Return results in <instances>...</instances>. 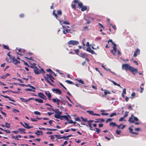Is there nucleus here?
<instances>
[{"instance_id": "obj_1", "label": "nucleus", "mask_w": 146, "mask_h": 146, "mask_svg": "<svg viewBox=\"0 0 146 146\" xmlns=\"http://www.w3.org/2000/svg\"><path fill=\"white\" fill-rule=\"evenodd\" d=\"M133 67L128 64H123L122 65V68L127 71L129 70L130 71Z\"/></svg>"}, {"instance_id": "obj_2", "label": "nucleus", "mask_w": 146, "mask_h": 146, "mask_svg": "<svg viewBox=\"0 0 146 146\" xmlns=\"http://www.w3.org/2000/svg\"><path fill=\"white\" fill-rule=\"evenodd\" d=\"M44 76L46 80L50 85L52 86H54L53 84L49 80V79L51 78H52V76L51 74H46V76L44 75Z\"/></svg>"}, {"instance_id": "obj_3", "label": "nucleus", "mask_w": 146, "mask_h": 146, "mask_svg": "<svg viewBox=\"0 0 146 146\" xmlns=\"http://www.w3.org/2000/svg\"><path fill=\"white\" fill-rule=\"evenodd\" d=\"M78 5L79 7L81 8V10L82 11H84L87 9V7L85 5L83 6V4L82 3H78Z\"/></svg>"}, {"instance_id": "obj_4", "label": "nucleus", "mask_w": 146, "mask_h": 146, "mask_svg": "<svg viewBox=\"0 0 146 146\" xmlns=\"http://www.w3.org/2000/svg\"><path fill=\"white\" fill-rule=\"evenodd\" d=\"M79 43V42L78 41L74 40H70L68 42V44L73 45H77Z\"/></svg>"}, {"instance_id": "obj_5", "label": "nucleus", "mask_w": 146, "mask_h": 146, "mask_svg": "<svg viewBox=\"0 0 146 146\" xmlns=\"http://www.w3.org/2000/svg\"><path fill=\"white\" fill-rule=\"evenodd\" d=\"M68 117H69L70 118H71V117L70 116L68 115V116L66 115H62L59 118L61 120H63L64 119H65L67 121H69V118Z\"/></svg>"}, {"instance_id": "obj_6", "label": "nucleus", "mask_w": 146, "mask_h": 146, "mask_svg": "<svg viewBox=\"0 0 146 146\" xmlns=\"http://www.w3.org/2000/svg\"><path fill=\"white\" fill-rule=\"evenodd\" d=\"M10 60H12V62L15 65H16L18 63H20L19 60H17L14 57H12Z\"/></svg>"}, {"instance_id": "obj_7", "label": "nucleus", "mask_w": 146, "mask_h": 146, "mask_svg": "<svg viewBox=\"0 0 146 146\" xmlns=\"http://www.w3.org/2000/svg\"><path fill=\"white\" fill-rule=\"evenodd\" d=\"M33 71L35 73L37 74H40L41 72L39 69L35 66H34V69Z\"/></svg>"}, {"instance_id": "obj_8", "label": "nucleus", "mask_w": 146, "mask_h": 146, "mask_svg": "<svg viewBox=\"0 0 146 146\" xmlns=\"http://www.w3.org/2000/svg\"><path fill=\"white\" fill-rule=\"evenodd\" d=\"M38 95L40 98H42L46 100L47 99L46 97L42 93H38Z\"/></svg>"}, {"instance_id": "obj_9", "label": "nucleus", "mask_w": 146, "mask_h": 146, "mask_svg": "<svg viewBox=\"0 0 146 146\" xmlns=\"http://www.w3.org/2000/svg\"><path fill=\"white\" fill-rule=\"evenodd\" d=\"M52 90L53 92H55L56 94H58L59 95H60L62 93L61 90L58 88H53L52 89Z\"/></svg>"}, {"instance_id": "obj_10", "label": "nucleus", "mask_w": 146, "mask_h": 146, "mask_svg": "<svg viewBox=\"0 0 146 146\" xmlns=\"http://www.w3.org/2000/svg\"><path fill=\"white\" fill-rule=\"evenodd\" d=\"M140 50L138 48H137L135 51L133 56L134 57H136L137 55L140 54Z\"/></svg>"}, {"instance_id": "obj_11", "label": "nucleus", "mask_w": 146, "mask_h": 146, "mask_svg": "<svg viewBox=\"0 0 146 146\" xmlns=\"http://www.w3.org/2000/svg\"><path fill=\"white\" fill-rule=\"evenodd\" d=\"M138 71V70L137 69L133 67V69H131V70L130 71L135 76V72L137 73Z\"/></svg>"}, {"instance_id": "obj_12", "label": "nucleus", "mask_w": 146, "mask_h": 146, "mask_svg": "<svg viewBox=\"0 0 146 146\" xmlns=\"http://www.w3.org/2000/svg\"><path fill=\"white\" fill-rule=\"evenodd\" d=\"M45 94L48 96L49 100H50L51 97V95L50 92L48 91H46L45 92Z\"/></svg>"}, {"instance_id": "obj_13", "label": "nucleus", "mask_w": 146, "mask_h": 146, "mask_svg": "<svg viewBox=\"0 0 146 146\" xmlns=\"http://www.w3.org/2000/svg\"><path fill=\"white\" fill-rule=\"evenodd\" d=\"M79 56L82 58H85L86 57H87L88 55L87 54L84 53H80L79 55Z\"/></svg>"}, {"instance_id": "obj_14", "label": "nucleus", "mask_w": 146, "mask_h": 146, "mask_svg": "<svg viewBox=\"0 0 146 146\" xmlns=\"http://www.w3.org/2000/svg\"><path fill=\"white\" fill-rule=\"evenodd\" d=\"M86 51L91 53L92 54H95L94 51L93 50H92L91 48L89 47L87 48Z\"/></svg>"}, {"instance_id": "obj_15", "label": "nucleus", "mask_w": 146, "mask_h": 146, "mask_svg": "<svg viewBox=\"0 0 146 146\" xmlns=\"http://www.w3.org/2000/svg\"><path fill=\"white\" fill-rule=\"evenodd\" d=\"M38 129H40L41 130H50L51 131H56L57 130L56 129H50V128H46L45 129L44 128H41L40 127H38Z\"/></svg>"}, {"instance_id": "obj_16", "label": "nucleus", "mask_w": 146, "mask_h": 146, "mask_svg": "<svg viewBox=\"0 0 146 146\" xmlns=\"http://www.w3.org/2000/svg\"><path fill=\"white\" fill-rule=\"evenodd\" d=\"M62 114V112L59 111L58 114H55L54 117L55 118L57 119H59L60 117L62 116L61 115Z\"/></svg>"}, {"instance_id": "obj_17", "label": "nucleus", "mask_w": 146, "mask_h": 146, "mask_svg": "<svg viewBox=\"0 0 146 146\" xmlns=\"http://www.w3.org/2000/svg\"><path fill=\"white\" fill-rule=\"evenodd\" d=\"M24 125H23V127L25 128H26L27 129H29L31 128H33V126H29V124L27 123H26L25 122H24Z\"/></svg>"}, {"instance_id": "obj_18", "label": "nucleus", "mask_w": 146, "mask_h": 146, "mask_svg": "<svg viewBox=\"0 0 146 146\" xmlns=\"http://www.w3.org/2000/svg\"><path fill=\"white\" fill-rule=\"evenodd\" d=\"M1 96L3 97L6 98H8L10 101H12L13 102H15V100L11 99L10 97H9L7 96H4V95L0 94V97H1Z\"/></svg>"}, {"instance_id": "obj_19", "label": "nucleus", "mask_w": 146, "mask_h": 146, "mask_svg": "<svg viewBox=\"0 0 146 146\" xmlns=\"http://www.w3.org/2000/svg\"><path fill=\"white\" fill-rule=\"evenodd\" d=\"M133 114H132L131 117H129V121L130 123H135V121L134 120H133Z\"/></svg>"}, {"instance_id": "obj_20", "label": "nucleus", "mask_w": 146, "mask_h": 146, "mask_svg": "<svg viewBox=\"0 0 146 146\" xmlns=\"http://www.w3.org/2000/svg\"><path fill=\"white\" fill-rule=\"evenodd\" d=\"M55 10L53 11V15L54 16V17H56V19L60 21V23H61V21L60 19H58L59 17L55 13Z\"/></svg>"}, {"instance_id": "obj_21", "label": "nucleus", "mask_w": 146, "mask_h": 146, "mask_svg": "<svg viewBox=\"0 0 146 146\" xmlns=\"http://www.w3.org/2000/svg\"><path fill=\"white\" fill-rule=\"evenodd\" d=\"M63 33L64 34H66L67 33H72V32H70V30L69 29H66L65 30H63Z\"/></svg>"}, {"instance_id": "obj_22", "label": "nucleus", "mask_w": 146, "mask_h": 146, "mask_svg": "<svg viewBox=\"0 0 146 146\" xmlns=\"http://www.w3.org/2000/svg\"><path fill=\"white\" fill-rule=\"evenodd\" d=\"M129 132L132 134L137 135L138 134L137 133L133 132V129L131 127H129Z\"/></svg>"}, {"instance_id": "obj_23", "label": "nucleus", "mask_w": 146, "mask_h": 146, "mask_svg": "<svg viewBox=\"0 0 146 146\" xmlns=\"http://www.w3.org/2000/svg\"><path fill=\"white\" fill-rule=\"evenodd\" d=\"M42 133L43 132L42 131L38 130L35 133V134L36 135L38 136L40 135H42Z\"/></svg>"}, {"instance_id": "obj_24", "label": "nucleus", "mask_w": 146, "mask_h": 146, "mask_svg": "<svg viewBox=\"0 0 146 146\" xmlns=\"http://www.w3.org/2000/svg\"><path fill=\"white\" fill-rule=\"evenodd\" d=\"M52 101L54 103H56V104L59 105V101L57 98H54L52 99Z\"/></svg>"}, {"instance_id": "obj_25", "label": "nucleus", "mask_w": 146, "mask_h": 146, "mask_svg": "<svg viewBox=\"0 0 146 146\" xmlns=\"http://www.w3.org/2000/svg\"><path fill=\"white\" fill-rule=\"evenodd\" d=\"M104 121V120L103 119H96V121H95V123L103 122Z\"/></svg>"}, {"instance_id": "obj_26", "label": "nucleus", "mask_w": 146, "mask_h": 146, "mask_svg": "<svg viewBox=\"0 0 146 146\" xmlns=\"http://www.w3.org/2000/svg\"><path fill=\"white\" fill-rule=\"evenodd\" d=\"M25 129L22 128H19L18 129V131H20L21 133H23L25 134L26 133V132H25Z\"/></svg>"}, {"instance_id": "obj_27", "label": "nucleus", "mask_w": 146, "mask_h": 146, "mask_svg": "<svg viewBox=\"0 0 146 146\" xmlns=\"http://www.w3.org/2000/svg\"><path fill=\"white\" fill-rule=\"evenodd\" d=\"M104 95H103V97H104L107 94H110V92L108 91L107 90H104Z\"/></svg>"}, {"instance_id": "obj_28", "label": "nucleus", "mask_w": 146, "mask_h": 146, "mask_svg": "<svg viewBox=\"0 0 146 146\" xmlns=\"http://www.w3.org/2000/svg\"><path fill=\"white\" fill-rule=\"evenodd\" d=\"M112 44H113V48L114 51L115 52V53H116V51H117L116 44L114 43H113Z\"/></svg>"}, {"instance_id": "obj_29", "label": "nucleus", "mask_w": 146, "mask_h": 146, "mask_svg": "<svg viewBox=\"0 0 146 146\" xmlns=\"http://www.w3.org/2000/svg\"><path fill=\"white\" fill-rule=\"evenodd\" d=\"M51 110L54 111L56 113V114H58L60 111L58 109H56L54 110L53 109L51 108Z\"/></svg>"}, {"instance_id": "obj_30", "label": "nucleus", "mask_w": 146, "mask_h": 146, "mask_svg": "<svg viewBox=\"0 0 146 146\" xmlns=\"http://www.w3.org/2000/svg\"><path fill=\"white\" fill-rule=\"evenodd\" d=\"M35 100L36 101H37L39 103H43V100L41 99H40L35 98Z\"/></svg>"}, {"instance_id": "obj_31", "label": "nucleus", "mask_w": 146, "mask_h": 146, "mask_svg": "<svg viewBox=\"0 0 146 146\" xmlns=\"http://www.w3.org/2000/svg\"><path fill=\"white\" fill-rule=\"evenodd\" d=\"M75 80H77V81H78V82H79L80 83L82 84H84V82L83 81L82 79H80V80H78V79L77 78H76Z\"/></svg>"}, {"instance_id": "obj_32", "label": "nucleus", "mask_w": 146, "mask_h": 146, "mask_svg": "<svg viewBox=\"0 0 146 146\" xmlns=\"http://www.w3.org/2000/svg\"><path fill=\"white\" fill-rule=\"evenodd\" d=\"M86 112L90 114L93 115H94V114H95V113H94V111H93L87 110Z\"/></svg>"}, {"instance_id": "obj_33", "label": "nucleus", "mask_w": 146, "mask_h": 146, "mask_svg": "<svg viewBox=\"0 0 146 146\" xmlns=\"http://www.w3.org/2000/svg\"><path fill=\"white\" fill-rule=\"evenodd\" d=\"M10 75L9 73H7L6 75L1 76V78L3 79H5L8 76H10Z\"/></svg>"}, {"instance_id": "obj_34", "label": "nucleus", "mask_w": 146, "mask_h": 146, "mask_svg": "<svg viewBox=\"0 0 146 146\" xmlns=\"http://www.w3.org/2000/svg\"><path fill=\"white\" fill-rule=\"evenodd\" d=\"M5 127L7 128H9L10 127V123H8L7 122H5Z\"/></svg>"}, {"instance_id": "obj_35", "label": "nucleus", "mask_w": 146, "mask_h": 146, "mask_svg": "<svg viewBox=\"0 0 146 146\" xmlns=\"http://www.w3.org/2000/svg\"><path fill=\"white\" fill-rule=\"evenodd\" d=\"M65 82H67L68 84H74V83L73 82L69 80H67L65 81Z\"/></svg>"}, {"instance_id": "obj_36", "label": "nucleus", "mask_w": 146, "mask_h": 146, "mask_svg": "<svg viewBox=\"0 0 146 146\" xmlns=\"http://www.w3.org/2000/svg\"><path fill=\"white\" fill-rule=\"evenodd\" d=\"M57 15H59L60 16H61L62 15V12L60 10H58L57 11Z\"/></svg>"}, {"instance_id": "obj_37", "label": "nucleus", "mask_w": 146, "mask_h": 146, "mask_svg": "<svg viewBox=\"0 0 146 146\" xmlns=\"http://www.w3.org/2000/svg\"><path fill=\"white\" fill-rule=\"evenodd\" d=\"M3 46L4 49L8 50H10L9 47L3 44Z\"/></svg>"}, {"instance_id": "obj_38", "label": "nucleus", "mask_w": 146, "mask_h": 146, "mask_svg": "<svg viewBox=\"0 0 146 146\" xmlns=\"http://www.w3.org/2000/svg\"><path fill=\"white\" fill-rule=\"evenodd\" d=\"M18 137H19L20 138H21V136L20 135H16L15 137V139L17 140H19V139Z\"/></svg>"}, {"instance_id": "obj_39", "label": "nucleus", "mask_w": 146, "mask_h": 146, "mask_svg": "<svg viewBox=\"0 0 146 146\" xmlns=\"http://www.w3.org/2000/svg\"><path fill=\"white\" fill-rule=\"evenodd\" d=\"M13 111L15 113H16L17 112L19 113L20 112L18 110L15 108H13Z\"/></svg>"}, {"instance_id": "obj_40", "label": "nucleus", "mask_w": 146, "mask_h": 146, "mask_svg": "<svg viewBox=\"0 0 146 146\" xmlns=\"http://www.w3.org/2000/svg\"><path fill=\"white\" fill-rule=\"evenodd\" d=\"M54 136L57 139H59L62 138V137H60V135H55Z\"/></svg>"}, {"instance_id": "obj_41", "label": "nucleus", "mask_w": 146, "mask_h": 146, "mask_svg": "<svg viewBox=\"0 0 146 146\" xmlns=\"http://www.w3.org/2000/svg\"><path fill=\"white\" fill-rule=\"evenodd\" d=\"M81 118L82 119V120L83 121L85 122H88V121L87 118H84V117H81Z\"/></svg>"}, {"instance_id": "obj_42", "label": "nucleus", "mask_w": 146, "mask_h": 146, "mask_svg": "<svg viewBox=\"0 0 146 146\" xmlns=\"http://www.w3.org/2000/svg\"><path fill=\"white\" fill-rule=\"evenodd\" d=\"M110 126L113 125V126H116L117 125V124H116V123H114L113 122H111L110 123Z\"/></svg>"}, {"instance_id": "obj_43", "label": "nucleus", "mask_w": 146, "mask_h": 146, "mask_svg": "<svg viewBox=\"0 0 146 146\" xmlns=\"http://www.w3.org/2000/svg\"><path fill=\"white\" fill-rule=\"evenodd\" d=\"M46 71H47V72H50V73H51L52 74V73H54V72H53L52 70L51 69H47L46 70Z\"/></svg>"}, {"instance_id": "obj_44", "label": "nucleus", "mask_w": 146, "mask_h": 146, "mask_svg": "<svg viewBox=\"0 0 146 146\" xmlns=\"http://www.w3.org/2000/svg\"><path fill=\"white\" fill-rule=\"evenodd\" d=\"M88 125L89 127H90V129L91 130H94L92 129V124L91 123H88Z\"/></svg>"}, {"instance_id": "obj_45", "label": "nucleus", "mask_w": 146, "mask_h": 146, "mask_svg": "<svg viewBox=\"0 0 146 146\" xmlns=\"http://www.w3.org/2000/svg\"><path fill=\"white\" fill-rule=\"evenodd\" d=\"M20 99L21 100V101L23 102H24L25 103L27 102V101H26L27 100H25V99L24 98H20Z\"/></svg>"}, {"instance_id": "obj_46", "label": "nucleus", "mask_w": 146, "mask_h": 146, "mask_svg": "<svg viewBox=\"0 0 146 146\" xmlns=\"http://www.w3.org/2000/svg\"><path fill=\"white\" fill-rule=\"evenodd\" d=\"M112 82L114 85L120 87H121L120 85L119 84H117L114 81H113Z\"/></svg>"}, {"instance_id": "obj_47", "label": "nucleus", "mask_w": 146, "mask_h": 146, "mask_svg": "<svg viewBox=\"0 0 146 146\" xmlns=\"http://www.w3.org/2000/svg\"><path fill=\"white\" fill-rule=\"evenodd\" d=\"M116 132L117 135H119L121 133V131L120 130H117L116 131Z\"/></svg>"}, {"instance_id": "obj_48", "label": "nucleus", "mask_w": 146, "mask_h": 146, "mask_svg": "<svg viewBox=\"0 0 146 146\" xmlns=\"http://www.w3.org/2000/svg\"><path fill=\"white\" fill-rule=\"evenodd\" d=\"M34 113L35 115H40V113L38 111H35L34 112Z\"/></svg>"}, {"instance_id": "obj_49", "label": "nucleus", "mask_w": 146, "mask_h": 146, "mask_svg": "<svg viewBox=\"0 0 146 146\" xmlns=\"http://www.w3.org/2000/svg\"><path fill=\"white\" fill-rule=\"evenodd\" d=\"M116 115V113H113L112 114L110 115V117H112L113 116Z\"/></svg>"}, {"instance_id": "obj_50", "label": "nucleus", "mask_w": 146, "mask_h": 146, "mask_svg": "<svg viewBox=\"0 0 146 146\" xmlns=\"http://www.w3.org/2000/svg\"><path fill=\"white\" fill-rule=\"evenodd\" d=\"M22 61L23 62H24V64L25 65H26V66H28L29 67V65L25 61L23 60H22Z\"/></svg>"}, {"instance_id": "obj_51", "label": "nucleus", "mask_w": 146, "mask_h": 146, "mask_svg": "<svg viewBox=\"0 0 146 146\" xmlns=\"http://www.w3.org/2000/svg\"><path fill=\"white\" fill-rule=\"evenodd\" d=\"M62 102L63 104L64 105H65L66 103L67 102L64 100H62Z\"/></svg>"}, {"instance_id": "obj_52", "label": "nucleus", "mask_w": 146, "mask_h": 146, "mask_svg": "<svg viewBox=\"0 0 146 146\" xmlns=\"http://www.w3.org/2000/svg\"><path fill=\"white\" fill-rule=\"evenodd\" d=\"M112 120V119L110 118H108L107 119V120L106 121V123H107L108 122L110 121H111Z\"/></svg>"}, {"instance_id": "obj_53", "label": "nucleus", "mask_w": 146, "mask_h": 146, "mask_svg": "<svg viewBox=\"0 0 146 146\" xmlns=\"http://www.w3.org/2000/svg\"><path fill=\"white\" fill-rule=\"evenodd\" d=\"M71 7L72 8L74 9H76V6L75 4H72Z\"/></svg>"}, {"instance_id": "obj_54", "label": "nucleus", "mask_w": 146, "mask_h": 146, "mask_svg": "<svg viewBox=\"0 0 146 146\" xmlns=\"http://www.w3.org/2000/svg\"><path fill=\"white\" fill-rule=\"evenodd\" d=\"M74 51L76 52V54L79 55L78 53L79 52V50L78 49H77L74 50Z\"/></svg>"}, {"instance_id": "obj_55", "label": "nucleus", "mask_w": 146, "mask_h": 146, "mask_svg": "<svg viewBox=\"0 0 146 146\" xmlns=\"http://www.w3.org/2000/svg\"><path fill=\"white\" fill-rule=\"evenodd\" d=\"M30 88H31L32 89H33V90H32V91L33 92H35V90L36 88H35V87H34L33 86H31Z\"/></svg>"}, {"instance_id": "obj_56", "label": "nucleus", "mask_w": 146, "mask_h": 146, "mask_svg": "<svg viewBox=\"0 0 146 146\" xmlns=\"http://www.w3.org/2000/svg\"><path fill=\"white\" fill-rule=\"evenodd\" d=\"M31 120L33 121H37V118L35 119L34 118H31Z\"/></svg>"}, {"instance_id": "obj_57", "label": "nucleus", "mask_w": 146, "mask_h": 146, "mask_svg": "<svg viewBox=\"0 0 146 146\" xmlns=\"http://www.w3.org/2000/svg\"><path fill=\"white\" fill-rule=\"evenodd\" d=\"M129 113V112H127V111H126L125 112V115L124 116V117H127L128 115V113Z\"/></svg>"}, {"instance_id": "obj_58", "label": "nucleus", "mask_w": 146, "mask_h": 146, "mask_svg": "<svg viewBox=\"0 0 146 146\" xmlns=\"http://www.w3.org/2000/svg\"><path fill=\"white\" fill-rule=\"evenodd\" d=\"M10 52H8V53L7 54V55L9 56V59H11V58H12V57L11 55H10Z\"/></svg>"}, {"instance_id": "obj_59", "label": "nucleus", "mask_w": 146, "mask_h": 146, "mask_svg": "<svg viewBox=\"0 0 146 146\" xmlns=\"http://www.w3.org/2000/svg\"><path fill=\"white\" fill-rule=\"evenodd\" d=\"M96 131L97 132V133L99 134L100 133V130L98 128H96Z\"/></svg>"}, {"instance_id": "obj_60", "label": "nucleus", "mask_w": 146, "mask_h": 146, "mask_svg": "<svg viewBox=\"0 0 146 146\" xmlns=\"http://www.w3.org/2000/svg\"><path fill=\"white\" fill-rule=\"evenodd\" d=\"M140 88L141 89V90L140 91V93H141L143 92V91L144 89V88L143 87H142L141 86H140Z\"/></svg>"}, {"instance_id": "obj_61", "label": "nucleus", "mask_w": 146, "mask_h": 146, "mask_svg": "<svg viewBox=\"0 0 146 146\" xmlns=\"http://www.w3.org/2000/svg\"><path fill=\"white\" fill-rule=\"evenodd\" d=\"M62 138H64L65 139H66V140H68L69 139V138H68V137H67V136H62Z\"/></svg>"}, {"instance_id": "obj_62", "label": "nucleus", "mask_w": 146, "mask_h": 146, "mask_svg": "<svg viewBox=\"0 0 146 146\" xmlns=\"http://www.w3.org/2000/svg\"><path fill=\"white\" fill-rule=\"evenodd\" d=\"M109 114L108 113H101V115H108Z\"/></svg>"}, {"instance_id": "obj_63", "label": "nucleus", "mask_w": 146, "mask_h": 146, "mask_svg": "<svg viewBox=\"0 0 146 146\" xmlns=\"http://www.w3.org/2000/svg\"><path fill=\"white\" fill-rule=\"evenodd\" d=\"M124 117H121L119 119V121H123L124 119Z\"/></svg>"}, {"instance_id": "obj_64", "label": "nucleus", "mask_w": 146, "mask_h": 146, "mask_svg": "<svg viewBox=\"0 0 146 146\" xmlns=\"http://www.w3.org/2000/svg\"><path fill=\"white\" fill-rule=\"evenodd\" d=\"M135 92H134L133 93L131 94V98H133L135 96Z\"/></svg>"}]
</instances>
